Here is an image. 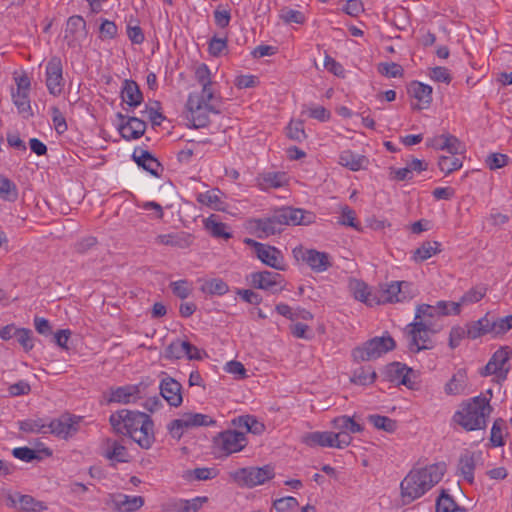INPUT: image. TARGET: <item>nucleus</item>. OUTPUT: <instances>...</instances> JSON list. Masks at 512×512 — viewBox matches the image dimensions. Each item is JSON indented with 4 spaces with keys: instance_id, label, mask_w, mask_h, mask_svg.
<instances>
[{
    "instance_id": "obj_41",
    "label": "nucleus",
    "mask_w": 512,
    "mask_h": 512,
    "mask_svg": "<svg viewBox=\"0 0 512 512\" xmlns=\"http://www.w3.org/2000/svg\"><path fill=\"white\" fill-rule=\"evenodd\" d=\"M434 147L447 150L450 154H458L461 148L460 141L453 135H441L435 139Z\"/></svg>"
},
{
    "instance_id": "obj_47",
    "label": "nucleus",
    "mask_w": 512,
    "mask_h": 512,
    "mask_svg": "<svg viewBox=\"0 0 512 512\" xmlns=\"http://www.w3.org/2000/svg\"><path fill=\"white\" fill-rule=\"evenodd\" d=\"M220 191L218 189H211L202 193H198L196 200L205 206L213 209H219L221 204Z\"/></svg>"
},
{
    "instance_id": "obj_22",
    "label": "nucleus",
    "mask_w": 512,
    "mask_h": 512,
    "mask_svg": "<svg viewBox=\"0 0 512 512\" xmlns=\"http://www.w3.org/2000/svg\"><path fill=\"white\" fill-rule=\"evenodd\" d=\"M132 158L138 166L154 176H159V170H162L161 164L150 152L142 148H135Z\"/></svg>"
},
{
    "instance_id": "obj_17",
    "label": "nucleus",
    "mask_w": 512,
    "mask_h": 512,
    "mask_svg": "<svg viewBox=\"0 0 512 512\" xmlns=\"http://www.w3.org/2000/svg\"><path fill=\"white\" fill-rule=\"evenodd\" d=\"M63 69L60 58L52 57L46 65V86L50 94L58 96L63 90Z\"/></svg>"
},
{
    "instance_id": "obj_51",
    "label": "nucleus",
    "mask_w": 512,
    "mask_h": 512,
    "mask_svg": "<svg viewBox=\"0 0 512 512\" xmlns=\"http://www.w3.org/2000/svg\"><path fill=\"white\" fill-rule=\"evenodd\" d=\"M438 166L442 172L450 174L462 167V161L456 154H450L448 156H441L438 161Z\"/></svg>"
},
{
    "instance_id": "obj_64",
    "label": "nucleus",
    "mask_w": 512,
    "mask_h": 512,
    "mask_svg": "<svg viewBox=\"0 0 512 512\" xmlns=\"http://www.w3.org/2000/svg\"><path fill=\"white\" fill-rule=\"evenodd\" d=\"M215 24L220 28H226L231 21V13L227 8H223L219 5L214 11Z\"/></svg>"
},
{
    "instance_id": "obj_45",
    "label": "nucleus",
    "mask_w": 512,
    "mask_h": 512,
    "mask_svg": "<svg viewBox=\"0 0 512 512\" xmlns=\"http://www.w3.org/2000/svg\"><path fill=\"white\" fill-rule=\"evenodd\" d=\"M286 178L284 173L269 172L262 175L259 185L262 189L279 188L284 186Z\"/></svg>"
},
{
    "instance_id": "obj_26",
    "label": "nucleus",
    "mask_w": 512,
    "mask_h": 512,
    "mask_svg": "<svg viewBox=\"0 0 512 512\" xmlns=\"http://www.w3.org/2000/svg\"><path fill=\"white\" fill-rule=\"evenodd\" d=\"M121 99L130 107H137L143 101L142 92L138 84L133 80H124L121 89Z\"/></svg>"
},
{
    "instance_id": "obj_43",
    "label": "nucleus",
    "mask_w": 512,
    "mask_h": 512,
    "mask_svg": "<svg viewBox=\"0 0 512 512\" xmlns=\"http://www.w3.org/2000/svg\"><path fill=\"white\" fill-rule=\"evenodd\" d=\"M203 293L222 296L229 291V286L222 279L214 278L204 282L201 287Z\"/></svg>"
},
{
    "instance_id": "obj_6",
    "label": "nucleus",
    "mask_w": 512,
    "mask_h": 512,
    "mask_svg": "<svg viewBox=\"0 0 512 512\" xmlns=\"http://www.w3.org/2000/svg\"><path fill=\"white\" fill-rule=\"evenodd\" d=\"M406 331L410 338L409 349L417 353L421 350L431 349L433 347L431 335L439 332L440 328H430L429 323H422L414 319L412 323L407 325Z\"/></svg>"
},
{
    "instance_id": "obj_8",
    "label": "nucleus",
    "mask_w": 512,
    "mask_h": 512,
    "mask_svg": "<svg viewBox=\"0 0 512 512\" xmlns=\"http://www.w3.org/2000/svg\"><path fill=\"white\" fill-rule=\"evenodd\" d=\"M274 475V468L270 465L239 468L230 473V476L237 484L246 487H255L264 484L266 481L272 479Z\"/></svg>"
},
{
    "instance_id": "obj_35",
    "label": "nucleus",
    "mask_w": 512,
    "mask_h": 512,
    "mask_svg": "<svg viewBox=\"0 0 512 512\" xmlns=\"http://www.w3.org/2000/svg\"><path fill=\"white\" fill-rule=\"evenodd\" d=\"M350 287L353 291L354 298L369 306L376 304V295H373L369 287L362 281L354 280Z\"/></svg>"
},
{
    "instance_id": "obj_48",
    "label": "nucleus",
    "mask_w": 512,
    "mask_h": 512,
    "mask_svg": "<svg viewBox=\"0 0 512 512\" xmlns=\"http://www.w3.org/2000/svg\"><path fill=\"white\" fill-rule=\"evenodd\" d=\"M0 197L10 202H14L18 198L16 185L4 176H0Z\"/></svg>"
},
{
    "instance_id": "obj_10",
    "label": "nucleus",
    "mask_w": 512,
    "mask_h": 512,
    "mask_svg": "<svg viewBox=\"0 0 512 512\" xmlns=\"http://www.w3.org/2000/svg\"><path fill=\"white\" fill-rule=\"evenodd\" d=\"M511 356L512 350L509 347L506 346L499 348L496 352H494L484 367L482 375H495L498 381H505L510 371L508 361L510 360Z\"/></svg>"
},
{
    "instance_id": "obj_20",
    "label": "nucleus",
    "mask_w": 512,
    "mask_h": 512,
    "mask_svg": "<svg viewBox=\"0 0 512 512\" xmlns=\"http://www.w3.org/2000/svg\"><path fill=\"white\" fill-rule=\"evenodd\" d=\"M217 443L229 455L241 451L247 445V439L244 433L227 430L219 434Z\"/></svg>"
},
{
    "instance_id": "obj_33",
    "label": "nucleus",
    "mask_w": 512,
    "mask_h": 512,
    "mask_svg": "<svg viewBox=\"0 0 512 512\" xmlns=\"http://www.w3.org/2000/svg\"><path fill=\"white\" fill-rule=\"evenodd\" d=\"M438 317H440V315L432 305L421 304L416 307L414 319L419 320L422 323H429L430 328H440L436 324V319Z\"/></svg>"
},
{
    "instance_id": "obj_3",
    "label": "nucleus",
    "mask_w": 512,
    "mask_h": 512,
    "mask_svg": "<svg viewBox=\"0 0 512 512\" xmlns=\"http://www.w3.org/2000/svg\"><path fill=\"white\" fill-rule=\"evenodd\" d=\"M445 472L446 465L443 462L412 469L400 483L402 503L407 505L422 497L441 481Z\"/></svg>"
},
{
    "instance_id": "obj_59",
    "label": "nucleus",
    "mask_w": 512,
    "mask_h": 512,
    "mask_svg": "<svg viewBox=\"0 0 512 512\" xmlns=\"http://www.w3.org/2000/svg\"><path fill=\"white\" fill-rule=\"evenodd\" d=\"M286 130V134L291 140L301 142L306 139L304 124L302 121H291Z\"/></svg>"
},
{
    "instance_id": "obj_4",
    "label": "nucleus",
    "mask_w": 512,
    "mask_h": 512,
    "mask_svg": "<svg viewBox=\"0 0 512 512\" xmlns=\"http://www.w3.org/2000/svg\"><path fill=\"white\" fill-rule=\"evenodd\" d=\"M492 410L486 397L476 396L461 403L452 416V423L459 425L465 431L485 429L487 418Z\"/></svg>"
},
{
    "instance_id": "obj_32",
    "label": "nucleus",
    "mask_w": 512,
    "mask_h": 512,
    "mask_svg": "<svg viewBox=\"0 0 512 512\" xmlns=\"http://www.w3.org/2000/svg\"><path fill=\"white\" fill-rule=\"evenodd\" d=\"M467 338L477 339L485 334L491 333L490 317L487 314L478 321H473L467 324Z\"/></svg>"
},
{
    "instance_id": "obj_15",
    "label": "nucleus",
    "mask_w": 512,
    "mask_h": 512,
    "mask_svg": "<svg viewBox=\"0 0 512 512\" xmlns=\"http://www.w3.org/2000/svg\"><path fill=\"white\" fill-rule=\"evenodd\" d=\"M385 378L397 385H404L409 389H413L415 385L414 371L400 362H392L385 367Z\"/></svg>"
},
{
    "instance_id": "obj_18",
    "label": "nucleus",
    "mask_w": 512,
    "mask_h": 512,
    "mask_svg": "<svg viewBox=\"0 0 512 512\" xmlns=\"http://www.w3.org/2000/svg\"><path fill=\"white\" fill-rule=\"evenodd\" d=\"M119 119L118 129L121 136L126 140L139 139L146 130V123L137 118L125 116L121 113H117Z\"/></svg>"
},
{
    "instance_id": "obj_37",
    "label": "nucleus",
    "mask_w": 512,
    "mask_h": 512,
    "mask_svg": "<svg viewBox=\"0 0 512 512\" xmlns=\"http://www.w3.org/2000/svg\"><path fill=\"white\" fill-rule=\"evenodd\" d=\"M436 512H467L466 509L456 503L446 490H442L436 501Z\"/></svg>"
},
{
    "instance_id": "obj_57",
    "label": "nucleus",
    "mask_w": 512,
    "mask_h": 512,
    "mask_svg": "<svg viewBox=\"0 0 512 512\" xmlns=\"http://www.w3.org/2000/svg\"><path fill=\"white\" fill-rule=\"evenodd\" d=\"M338 222L341 225L350 226L357 230L360 228V223L356 220L355 211L347 205L341 207V215Z\"/></svg>"
},
{
    "instance_id": "obj_29",
    "label": "nucleus",
    "mask_w": 512,
    "mask_h": 512,
    "mask_svg": "<svg viewBox=\"0 0 512 512\" xmlns=\"http://www.w3.org/2000/svg\"><path fill=\"white\" fill-rule=\"evenodd\" d=\"M113 502L118 510L124 508L126 512H134L144 505V498L119 493L115 495Z\"/></svg>"
},
{
    "instance_id": "obj_36",
    "label": "nucleus",
    "mask_w": 512,
    "mask_h": 512,
    "mask_svg": "<svg viewBox=\"0 0 512 512\" xmlns=\"http://www.w3.org/2000/svg\"><path fill=\"white\" fill-rule=\"evenodd\" d=\"M181 418L184 421V426H186L187 429L193 427L211 426L216 423L212 417L202 413L188 412L184 413Z\"/></svg>"
},
{
    "instance_id": "obj_42",
    "label": "nucleus",
    "mask_w": 512,
    "mask_h": 512,
    "mask_svg": "<svg viewBox=\"0 0 512 512\" xmlns=\"http://www.w3.org/2000/svg\"><path fill=\"white\" fill-rule=\"evenodd\" d=\"M48 423L43 419H26L19 422V429L25 433L48 434Z\"/></svg>"
},
{
    "instance_id": "obj_1",
    "label": "nucleus",
    "mask_w": 512,
    "mask_h": 512,
    "mask_svg": "<svg viewBox=\"0 0 512 512\" xmlns=\"http://www.w3.org/2000/svg\"><path fill=\"white\" fill-rule=\"evenodd\" d=\"M109 422L117 434L129 436L143 449L155 442L154 423L146 413L122 409L112 413Z\"/></svg>"
},
{
    "instance_id": "obj_23",
    "label": "nucleus",
    "mask_w": 512,
    "mask_h": 512,
    "mask_svg": "<svg viewBox=\"0 0 512 512\" xmlns=\"http://www.w3.org/2000/svg\"><path fill=\"white\" fill-rule=\"evenodd\" d=\"M86 36V22L83 17L75 15L71 16L66 24L65 38L68 40V45H74V42L81 40Z\"/></svg>"
},
{
    "instance_id": "obj_52",
    "label": "nucleus",
    "mask_w": 512,
    "mask_h": 512,
    "mask_svg": "<svg viewBox=\"0 0 512 512\" xmlns=\"http://www.w3.org/2000/svg\"><path fill=\"white\" fill-rule=\"evenodd\" d=\"M486 295V288L483 286L473 287L468 290L458 301L461 306H466L479 302Z\"/></svg>"
},
{
    "instance_id": "obj_16",
    "label": "nucleus",
    "mask_w": 512,
    "mask_h": 512,
    "mask_svg": "<svg viewBox=\"0 0 512 512\" xmlns=\"http://www.w3.org/2000/svg\"><path fill=\"white\" fill-rule=\"evenodd\" d=\"M410 284L406 281H394L383 287L376 296V304L404 302L410 299L406 289Z\"/></svg>"
},
{
    "instance_id": "obj_54",
    "label": "nucleus",
    "mask_w": 512,
    "mask_h": 512,
    "mask_svg": "<svg viewBox=\"0 0 512 512\" xmlns=\"http://www.w3.org/2000/svg\"><path fill=\"white\" fill-rule=\"evenodd\" d=\"M13 103L17 107L19 113L29 115L31 106L30 100L28 96V92L26 91H15L12 92Z\"/></svg>"
},
{
    "instance_id": "obj_19",
    "label": "nucleus",
    "mask_w": 512,
    "mask_h": 512,
    "mask_svg": "<svg viewBox=\"0 0 512 512\" xmlns=\"http://www.w3.org/2000/svg\"><path fill=\"white\" fill-rule=\"evenodd\" d=\"M250 283L256 289L276 293L282 290V275L271 271L254 272L250 274Z\"/></svg>"
},
{
    "instance_id": "obj_28",
    "label": "nucleus",
    "mask_w": 512,
    "mask_h": 512,
    "mask_svg": "<svg viewBox=\"0 0 512 512\" xmlns=\"http://www.w3.org/2000/svg\"><path fill=\"white\" fill-rule=\"evenodd\" d=\"M156 242L181 249L188 248L192 243L191 236L184 232L158 235Z\"/></svg>"
},
{
    "instance_id": "obj_39",
    "label": "nucleus",
    "mask_w": 512,
    "mask_h": 512,
    "mask_svg": "<svg viewBox=\"0 0 512 512\" xmlns=\"http://www.w3.org/2000/svg\"><path fill=\"white\" fill-rule=\"evenodd\" d=\"M466 388V373L458 370L445 385V393L448 395L463 394Z\"/></svg>"
},
{
    "instance_id": "obj_62",
    "label": "nucleus",
    "mask_w": 512,
    "mask_h": 512,
    "mask_svg": "<svg viewBox=\"0 0 512 512\" xmlns=\"http://www.w3.org/2000/svg\"><path fill=\"white\" fill-rule=\"evenodd\" d=\"M277 512H293L298 507V501L292 496L277 499L273 503Z\"/></svg>"
},
{
    "instance_id": "obj_30",
    "label": "nucleus",
    "mask_w": 512,
    "mask_h": 512,
    "mask_svg": "<svg viewBox=\"0 0 512 512\" xmlns=\"http://www.w3.org/2000/svg\"><path fill=\"white\" fill-rule=\"evenodd\" d=\"M441 244L437 241H426L418 247L412 256V260L416 263L424 262L425 260L431 258L433 255H436L441 252Z\"/></svg>"
},
{
    "instance_id": "obj_58",
    "label": "nucleus",
    "mask_w": 512,
    "mask_h": 512,
    "mask_svg": "<svg viewBox=\"0 0 512 512\" xmlns=\"http://www.w3.org/2000/svg\"><path fill=\"white\" fill-rule=\"evenodd\" d=\"M440 316L458 315L460 314V303L450 301H438L436 305H432Z\"/></svg>"
},
{
    "instance_id": "obj_53",
    "label": "nucleus",
    "mask_w": 512,
    "mask_h": 512,
    "mask_svg": "<svg viewBox=\"0 0 512 512\" xmlns=\"http://www.w3.org/2000/svg\"><path fill=\"white\" fill-rule=\"evenodd\" d=\"M490 326H491V333L494 335H502L505 334L507 331L512 329V314L492 319L490 318Z\"/></svg>"
},
{
    "instance_id": "obj_46",
    "label": "nucleus",
    "mask_w": 512,
    "mask_h": 512,
    "mask_svg": "<svg viewBox=\"0 0 512 512\" xmlns=\"http://www.w3.org/2000/svg\"><path fill=\"white\" fill-rule=\"evenodd\" d=\"M368 421L377 429L392 433L397 428V422L387 416L378 414L369 415Z\"/></svg>"
},
{
    "instance_id": "obj_56",
    "label": "nucleus",
    "mask_w": 512,
    "mask_h": 512,
    "mask_svg": "<svg viewBox=\"0 0 512 512\" xmlns=\"http://www.w3.org/2000/svg\"><path fill=\"white\" fill-rule=\"evenodd\" d=\"M505 422L499 418L496 419L492 425L491 428V434H490V442L492 446L494 447H500L504 445V439H503V428H504Z\"/></svg>"
},
{
    "instance_id": "obj_38",
    "label": "nucleus",
    "mask_w": 512,
    "mask_h": 512,
    "mask_svg": "<svg viewBox=\"0 0 512 512\" xmlns=\"http://www.w3.org/2000/svg\"><path fill=\"white\" fill-rule=\"evenodd\" d=\"M208 501L206 496H198L193 499H180L174 503L176 512H198L203 504Z\"/></svg>"
},
{
    "instance_id": "obj_34",
    "label": "nucleus",
    "mask_w": 512,
    "mask_h": 512,
    "mask_svg": "<svg viewBox=\"0 0 512 512\" xmlns=\"http://www.w3.org/2000/svg\"><path fill=\"white\" fill-rule=\"evenodd\" d=\"M18 512H42L47 509L44 502L31 495L18 493Z\"/></svg>"
},
{
    "instance_id": "obj_21",
    "label": "nucleus",
    "mask_w": 512,
    "mask_h": 512,
    "mask_svg": "<svg viewBox=\"0 0 512 512\" xmlns=\"http://www.w3.org/2000/svg\"><path fill=\"white\" fill-rule=\"evenodd\" d=\"M482 459L481 451L465 450L459 457L458 471L461 476L470 484L474 482V471L476 464Z\"/></svg>"
},
{
    "instance_id": "obj_7",
    "label": "nucleus",
    "mask_w": 512,
    "mask_h": 512,
    "mask_svg": "<svg viewBox=\"0 0 512 512\" xmlns=\"http://www.w3.org/2000/svg\"><path fill=\"white\" fill-rule=\"evenodd\" d=\"M154 384L155 381L147 377L138 384L125 385L111 389L109 402L122 404L136 403L138 400L146 397L149 388L154 386Z\"/></svg>"
},
{
    "instance_id": "obj_5",
    "label": "nucleus",
    "mask_w": 512,
    "mask_h": 512,
    "mask_svg": "<svg viewBox=\"0 0 512 512\" xmlns=\"http://www.w3.org/2000/svg\"><path fill=\"white\" fill-rule=\"evenodd\" d=\"M394 348L395 341L391 336L374 337L365 342L363 346L356 347L352 352V356L358 362L371 361Z\"/></svg>"
},
{
    "instance_id": "obj_60",
    "label": "nucleus",
    "mask_w": 512,
    "mask_h": 512,
    "mask_svg": "<svg viewBox=\"0 0 512 512\" xmlns=\"http://www.w3.org/2000/svg\"><path fill=\"white\" fill-rule=\"evenodd\" d=\"M170 287L173 294L180 299H186L192 293V285L187 280L174 281Z\"/></svg>"
},
{
    "instance_id": "obj_14",
    "label": "nucleus",
    "mask_w": 512,
    "mask_h": 512,
    "mask_svg": "<svg viewBox=\"0 0 512 512\" xmlns=\"http://www.w3.org/2000/svg\"><path fill=\"white\" fill-rule=\"evenodd\" d=\"M163 377L159 383V391L161 397L168 403L169 406L178 408L183 403L182 385L174 378L162 372Z\"/></svg>"
},
{
    "instance_id": "obj_50",
    "label": "nucleus",
    "mask_w": 512,
    "mask_h": 512,
    "mask_svg": "<svg viewBox=\"0 0 512 512\" xmlns=\"http://www.w3.org/2000/svg\"><path fill=\"white\" fill-rule=\"evenodd\" d=\"M205 227L213 237L228 239L232 236L227 231L228 227L225 223L218 222L212 217L206 220Z\"/></svg>"
},
{
    "instance_id": "obj_63",
    "label": "nucleus",
    "mask_w": 512,
    "mask_h": 512,
    "mask_svg": "<svg viewBox=\"0 0 512 512\" xmlns=\"http://www.w3.org/2000/svg\"><path fill=\"white\" fill-rule=\"evenodd\" d=\"M50 111L52 116V122L56 132L58 134H63L64 132L67 131L68 128L65 117L63 116L59 108L56 106L51 107Z\"/></svg>"
},
{
    "instance_id": "obj_27",
    "label": "nucleus",
    "mask_w": 512,
    "mask_h": 512,
    "mask_svg": "<svg viewBox=\"0 0 512 512\" xmlns=\"http://www.w3.org/2000/svg\"><path fill=\"white\" fill-rule=\"evenodd\" d=\"M336 434L330 431H315L303 436V443L310 447H333L335 448Z\"/></svg>"
},
{
    "instance_id": "obj_13",
    "label": "nucleus",
    "mask_w": 512,
    "mask_h": 512,
    "mask_svg": "<svg viewBox=\"0 0 512 512\" xmlns=\"http://www.w3.org/2000/svg\"><path fill=\"white\" fill-rule=\"evenodd\" d=\"M80 420L81 417L64 414L48 423V433L61 439L72 437L79 429Z\"/></svg>"
},
{
    "instance_id": "obj_31",
    "label": "nucleus",
    "mask_w": 512,
    "mask_h": 512,
    "mask_svg": "<svg viewBox=\"0 0 512 512\" xmlns=\"http://www.w3.org/2000/svg\"><path fill=\"white\" fill-rule=\"evenodd\" d=\"M367 162L365 156L353 153L350 150L341 152L339 156V164L350 169L351 171H359Z\"/></svg>"
},
{
    "instance_id": "obj_40",
    "label": "nucleus",
    "mask_w": 512,
    "mask_h": 512,
    "mask_svg": "<svg viewBox=\"0 0 512 512\" xmlns=\"http://www.w3.org/2000/svg\"><path fill=\"white\" fill-rule=\"evenodd\" d=\"M333 427L338 431L347 433H360L363 431V427L355 422L351 417L343 415L333 420Z\"/></svg>"
},
{
    "instance_id": "obj_25",
    "label": "nucleus",
    "mask_w": 512,
    "mask_h": 512,
    "mask_svg": "<svg viewBox=\"0 0 512 512\" xmlns=\"http://www.w3.org/2000/svg\"><path fill=\"white\" fill-rule=\"evenodd\" d=\"M103 455L107 459L118 463H126L129 461V453L126 447L115 439H106Z\"/></svg>"
},
{
    "instance_id": "obj_11",
    "label": "nucleus",
    "mask_w": 512,
    "mask_h": 512,
    "mask_svg": "<svg viewBox=\"0 0 512 512\" xmlns=\"http://www.w3.org/2000/svg\"><path fill=\"white\" fill-rule=\"evenodd\" d=\"M186 107L189 112L188 119L195 128L206 127L209 123V113L219 114L221 109L219 105H204L194 95H189Z\"/></svg>"
},
{
    "instance_id": "obj_9",
    "label": "nucleus",
    "mask_w": 512,
    "mask_h": 512,
    "mask_svg": "<svg viewBox=\"0 0 512 512\" xmlns=\"http://www.w3.org/2000/svg\"><path fill=\"white\" fill-rule=\"evenodd\" d=\"M293 254L297 260H302L315 273L325 272L332 266V257L327 252L296 247Z\"/></svg>"
},
{
    "instance_id": "obj_61",
    "label": "nucleus",
    "mask_w": 512,
    "mask_h": 512,
    "mask_svg": "<svg viewBox=\"0 0 512 512\" xmlns=\"http://www.w3.org/2000/svg\"><path fill=\"white\" fill-rule=\"evenodd\" d=\"M239 425L247 429L253 434H261L264 431V425L255 417L247 415L239 418Z\"/></svg>"
},
{
    "instance_id": "obj_24",
    "label": "nucleus",
    "mask_w": 512,
    "mask_h": 512,
    "mask_svg": "<svg viewBox=\"0 0 512 512\" xmlns=\"http://www.w3.org/2000/svg\"><path fill=\"white\" fill-rule=\"evenodd\" d=\"M408 93L422 103L413 106L414 109L427 108L432 101V87L421 82L413 81L408 87Z\"/></svg>"
},
{
    "instance_id": "obj_55",
    "label": "nucleus",
    "mask_w": 512,
    "mask_h": 512,
    "mask_svg": "<svg viewBox=\"0 0 512 512\" xmlns=\"http://www.w3.org/2000/svg\"><path fill=\"white\" fill-rule=\"evenodd\" d=\"M378 72L388 78L401 77L404 70L400 64L395 62H385L378 65Z\"/></svg>"
},
{
    "instance_id": "obj_49",
    "label": "nucleus",
    "mask_w": 512,
    "mask_h": 512,
    "mask_svg": "<svg viewBox=\"0 0 512 512\" xmlns=\"http://www.w3.org/2000/svg\"><path fill=\"white\" fill-rule=\"evenodd\" d=\"M189 347L190 342L177 339L167 346L165 357L167 359H180L184 356L185 350L189 349Z\"/></svg>"
},
{
    "instance_id": "obj_2",
    "label": "nucleus",
    "mask_w": 512,
    "mask_h": 512,
    "mask_svg": "<svg viewBox=\"0 0 512 512\" xmlns=\"http://www.w3.org/2000/svg\"><path fill=\"white\" fill-rule=\"evenodd\" d=\"M312 212L300 208L284 206L275 209L271 214L250 221L259 238L281 233L285 226L309 225L314 222Z\"/></svg>"
},
{
    "instance_id": "obj_44",
    "label": "nucleus",
    "mask_w": 512,
    "mask_h": 512,
    "mask_svg": "<svg viewBox=\"0 0 512 512\" xmlns=\"http://www.w3.org/2000/svg\"><path fill=\"white\" fill-rule=\"evenodd\" d=\"M376 372L371 367H360L353 372L351 381L358 385H370L376 380Z\"/></svg>"
},
{
    "instance_id": "obj_12",
    "label": "nucleus",
    "mask_w": 512,
    "mask_h": 512,
    "mask_svg": "<svg viewBox=\"0 0 512 512\" xmlns=\"http://www.w3.org/2000/svg\"><path fill=\"white\" fill-rule=\"evenodd\" d=\"M245 243L253 247L257 258L262 263L276 270H284V258L279 249L253 239H246Z\"/></svg>"
}]
</instances>
